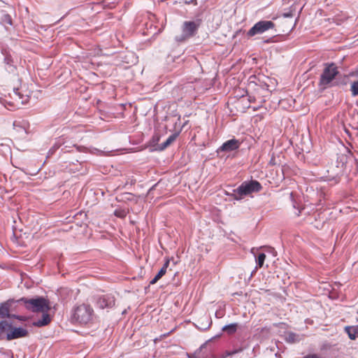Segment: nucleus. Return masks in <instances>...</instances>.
<instances>
[{"mask_svg":"<svg viewBox=\"0 0 358 358\" xmlns=\"http://www.w3.org/2000/svg\"><path fill=\"white\" fill-rule=\"evenodd\" d=\"M16 302L23 303L26 309L33 313L48 312L51 308L49 300L42 296L32 299L22 297Z\"/></svg>","mask_w":358,"mask_h":358,"instance_id":"obj_1","label":"nucleus"},{"mask_svg":"<svg viewBox=\"0 0 358 358\" xmlns=\"http://www.w3.org/2000/svg\"><path fill=\"white\" fill-rule=\"evenodd\" d=\"M262 189V186L257 180H251L249 181H244L238 188L234 189L235 194L238 196H235V199L237 200L241 199L243 196L249 195L252 193L259 192Z\"/></svg>","mask_w":358,"mask_h":358,"instance_id":"obj_2","label":"nucleus"},{"mask_svg":"<svg viewBox=\"0 0 358 358\" xmlns=\"http://www.w3.org/2000/svg\"><path fill=\"white\" fill-rule=\"evenodd\" d=\"M201 24V20L197 19L195 21H185L182 26V33L180 36H176L178 42H183L187 38L194 36Z\"/></svg>","mask_w":358,"mask_h":358,"instance_id":"obj_3","label":"nucleus"},{"mask_svg":"<svg viewBox=\"0 0 358 358\" xmlns=\"http://www.w3.org/2000/svg\"><path fill=\"white\" fill-rule=\"evenodd\" d=\"M93 310L86 304L76 307L72 315V320L80 324H87L92 320Z\"/></svg>","mask_w":358,"mask_h":358,"instance_id":"obj_4","label":"nucleus"},{"mask_svg":"<svg viewBox=\"0 0 358 358\" xmlns=\"http://www.w3.org/2000/svg\"><path fill=\"white\" fill-rule=\"evenodd\" d=\"M338 73L337 66L334 63L327 65L320 76V85L324 89L330 86Z\"/></svg>","mask_w":358,"mask_h":358,"instance_id":"obj_5","label":"nucleus"},{"mask_svg":"<svg viewBox=\"0 0 358 358\" xmlns=\"http://www.w3.org/2000/svg\"><path fill=\"white\" fill-rule=\"evenodd\" d=\"M275 24L272 21L261 20L256 24L248 31V36H253L257 34H261L266 31L273 29Z\"/></svg>","mask_w":358,"mask_h":358,"instance_id":"obj_6","label":"nucleus"},{"mask_svg":"<svg viewBox=\"0 0 358 358\" xmlns=\"http://www.w3.org/2000/svg\"><path fill=\"white\" fill-rule=\"evenodd\" d=\"M115 299L110 294L99 296L96 301V306L100 309L110 308L115 306Z\"/></svg>","mask_w":358,"mask_h":358,"instance_id":"obj_7","label":"nucleus"},{"mask_svg":"<svg viewBox=\"0 0 358 358\" xmlns=\"http://www.w3.org/2000/svg\"><path fill=\"white\" fill-rule=\"evenodd\" d=\"M28 331L22 327H14L11 325L10 329L6 335V339L11 341L20 338L26 337L28 335Z\"/></svg>","mask_w":358,"mask_h":358,"instance_id":"obj_8","label":"nucleus"},{"mask_svg":"<svg viewBox=\"0 0 358 358\" xmlns=\"http://www.w3.org/2000/svg\"><path fill=\"white\" fill-rule=\"evenodd\" d=\"M241 142L235 138L224 142L217 150V152H231L239 148Z\"/></svg>","mask_w":358,"mask_h":358,"instance_id":"obj_9","label":"nucleus"},{"mask_svg":"<svg viewBox=\"0 0 358 358\" xmlns=\"http://www.w3.org/2000/svg\"><path fill=\"white\" fill-rule=\"evenodd\" d=\"M42 317L41 319H38L34 322H33L32 325L36 327H42L49 324L51 322V317L49 315L48 312H41Z\"/></svg>","mask_w":358,"mask_h":358,"instance_id":"obj_10","label":"nucleus"},{"mask_svg":"<svg viewBox=\"0 0 358 358\" xmlns=\"http://www.w3.org/2000/svg\"><path fill=\"white\" fill-rule=\"evenodd\" d=\"M15 302L14 300H8L6 302L2 303L0 306V317H10V308L12 303Z\"/></svg>","mask_w":358,"mask_h":358,"instance_id":"obj_11","label":"nucleus"},{"mask_svg":"<svg viewBox=\"0 0 358 358\" xmlns=\"http://www.w3.org/2000/svg\"><path fill=\"white\" fill-rule=\"evenodd\" d=\"M0 24H2L6 30L8 29V27L13 26V19L10 15L2 10L1 12Z\"/></svg>","mask_w":358,"mask_h":358,"instance_id":"obj_12","label":"nucleus"},{"mask_svg":"<svg viewBox=\"0 0 358 358\" xmlns=\"http://www.w3.org/2000/svg\"><path fill=\"white\" fill-rule=\"evenodd\" d=\"M13 128L17 132H24V134H27L29 128V123L25 120H15L13 122Z\"/></svg>","mask_w":358,"mask_h":358,"instance_id":"obj_13","label":"nucleus"},{"mask_svg":"<svg viewBox=\"0 0 358 358\" xmlns=\"http://www.w3.org/2000/svg\"><path fill=\"white\" fill-rule=\"evenodd\" d=\"M180 132H175L174 134H171L169 138L162 144L159 145V149L161 150H163L166 149L167 147H169L173 141H176L177 137L178 136Z\"/></svg>","mask_w":358,"mask_h":358,"instance_id":"obj_14","label":"nucleus"},{"mask_svg":"<svg viewBox=\"0 0 358 358\" xmlns=\"http://www.w3.org/2000/svg\"><path fill=\"white\" fill-rule=\"evenodd\" d=\"M238 323H231L227 325H225L222 327V330L224 332H226L228 335H233L235 334L238 329Z\"/></svg>","mask_w":358,"mask_h":358,"instance_id":"obj_15","label":"nucleus"},{"mask_svg":"<svg viewBox=\"0 0 358 358\" xmlns=\"http://www.w3.org/2000/svg\"><path fill=\"white\" fill-rule=\"evenodd\" d=\"M345 330L351 340H355L358 337V326L346 327Z\"/></svg>","mask_w":358,"mask_h":358,"instance_id":"obj_16","label":"nucleus"},{"mask_svg":"<svg viewBox=\"0 0 358 358\" xmlns=\"http://www.w3.org/2000/svg\"><path fill=\"white\" fill-rule=\"evenodd\" d=\"M11 324H9L7 321L0 322V333L1 338L9 332Z\"/></svg>","mask_w":358,"mask_h":358,"instance_id":"obj_17","label":"nucleus"},{"mask_svg":"<svg viewBox=\"0 0 358 358\" xmlns=\"http://www.w3.org/2000/svg\"><path fill=\"white\" fill-rule=\"evenodd\" d=\"M286 341L288 343H291L298 342V341H299V335H297L293 332H289V333H287V334L286 336Z\"/></svg>","mask_w":358,"mask_h":358,"instance_id":"obj_18","label":"nucleus"},{"mask_svg":"<svg viewBox=\"0 0 358 358\" xmlns=\"http://www.w3.org/2000/svg\"><path fill=\"white\" fill-rule=\"evenodd\" d=\"M169 266V260L167 259L164 264L162 268L159 270L158 273L155 275L159 280L162 278L166 273L167 268Z\"/></svg>","mask_w":358,"mask_h":358,"instance_id":"obj_19","label":"nucleus"},{"mask_svg":"<svg viewBox=\"0 0 358 358\" xmlns=\"http://www.w3.org/2000/svg\"><path fill=\"white\" fill-rule=\"evenodd\" d=\"M4 62L6 63V64H7L9 66V68H10L9 71H13L15 69V67L14 66L13 59L10 55H6L5 57Z\"/></svg>","mask_w":358,"mask_h":358,"instance_id":"obj_20","label":"nucleus"},{"mask_svg":"<svg viewBox=\"0 0 358 358\" xmlns=\"http://www.w3.org/2000/svg\"><path fill=\"white\" fill-rule=\"evenodd\" d=\"M266 259V255L264 253H259L256 259L257 266L261 268L264 265V262Z\"/></svg>","mask_w":358,"mask_h":358,"instance_id":"obj_21","label":"nucleus"},{"mask_svg":"<svg viewBox=\"0 0 358 358\" xmlns=\"http://www.w3.org/2000/svg\"><path fill=\"white\" fill-rule=\"evenodd\" d=\"M350 91L353 96H358V80L355 81L351 84Z\"/></svg>","mask_w":358,"mask_h":358,"instance_id":"obj_22","label":"nucleus"},{"mask_svg":"<svg viewBox=\"0 0 358 358\" xmlns=\"http://www.w3.org/2000/svg\"><path fill=\"white\" fill-rule=\"evenodd\" d=\"M115 215L118 217L123 218L126 217L127 212L124 210L116 209L114 213Z\"/></svg>","mask_w":358,"mask_h":358,"instance_id":"obj_23","label":"nucleus"},{"mask_svg":"<svg viewBox=\"0 0 358 358\" xmlns=\"http://www.w3.org/2000/svg\"><path fill=\"white\" fill-rule=\"evenodd\" d=\"M242 350H243L242 348H238V349L231 350V351H226L225 355L223 357H231L236 353L241 352Z\"/></svg>","mask_w":358,"mask_h":358,"instance_id":"obj_24","label":"nucleus"},{"mask_svg":"<svg viewBox=\"0 0 358 358\" xmlns=\"http://www.w3.org/2000/svg\"><path fill=\"white\" fill-rule=\"evenodd\" d=\"M16 319H17L20 321H27L28 317H25V316L19 315V316H16Z\"/></svg>","mask_w":358,"mask_h":358,"instance_id":"obj_25","label":"nucleus"},{"mask_svg":"<svg viewBox=\"0 0 358 358\" xmlns=\"http://www.w3.org/2000/svg\"><path fill=\"white\" fill-rule=\"evenodd\" d=\"M159 185V182L158 183H156L155 185H154L150 189H149V192H148V194H151L155 189V188Z\"/></svg>","mask_w":358,"mask_h":358,"instance_id":"obj_26","label":"nucleus"},{"mask_svg":"<svg viewBox=\"0 0 358 358\" xmlns=\"http://www.w3.org/2000/svg\"><path fill=\"white\" fill-rule=\"evenodd\" d=\"M282 15L284 17H292V13L291 12L284 13Z\"/></svg>","mask_w":358,"mask_h":358,"instance_id":"obj_27","label":"nucleus"},{"mask_svg":"<svg viewBox=\"0 0 358 358\" xmlns=\"http://www.w3.org/2000/svg\"><path fill=\"white\" fill-rule=\"evenodd\" d=\"M159 280V279L155 276V278L150 282V285H154L155 284L157 281Z\"/></svg>","mask_w":358,"mask_h":358,"instance_id":"obj_28","label":"nucleus"},{"mask_svg":"<svg viewBox=\"0 0 358 358\" xmlns=\"http://www.w3.org/2000/svg\"><path fill=\"white\" fill-rule=\"evenodd\" d=\"M185 3H187V4H189V3L196 4V0L185 1Z\"/></svg>","mask_w":358,"mask_h":358,"instance_id":"obj_29","label":"nucleus"},{"mask_svg":"<svg viewBox=\"0 0 358 358\" xmlns=\"http://www.w3.org/2000/svg\"><path fill=\"white\" fill-rule=\"evenodd\" d=\"M59 145H57V144H55V145H54V146L50 149V151H55V150H56L57 149H58V148H59Z\"/></svg>","mask_w":358,"mask_h":358,"instance_id":"obj_30","label":"nucleus"},{"mask_svg":"<svg viewBox=\"0 0 358 358\" xmlns=\"http://www.w3.org/2000/svg\"><path fill=\"white\" fill-rule=\"evenodd\" d=\"M339 176V173H336L334 176H333V179H334L336 181H337V178Z\"/></svg>","mask_w":358,"mask_h":358,"instance_id":"obj_31","label":"nucleus"},{"mask_svg":"<svg viewBox=\"0 0 358 358\" xmlns=\"http://www.w3.org/2000/svg\"><path fill=\"white\" fill-rule=\"evenodd\" d=\"M206 343L203 344L200 348H199V350L201 351L205 347H206Z\"/></svg>","mask_w":358,"mask_h":358,"instance_id":"obj_32","label":"nucleus"},{"mask_svg":"<svg viewBox=\"0 0 358 358\" xmlns=\"http://www.w3.org/2000/svg\"><path fill=\"white\" fill-rule=\"evenodd\" d=\"M16 316H17L16 315H10V317L15 318L16 319Z\"/></svg>","mask_w":358,"mask_h":358,"instance_id":"obj_33","label":"nucleus"},{"mask_svg":"<svg viewBox=\"0 0 358 358\" xmlns=\"http://www.w3.org/2000/svg\"><path fill=\"white\" fill-rule=\"evenodd\" d=\"M210 324H212V322H210V324H209V325H208V328L210 326Z\"/></svg>","mask_w":358,"mask_h":358,"instance_id":"obj_34","label":"nucleus"},{"mask_svg":"<svg viewBox=\"0 0 358 358\" xmlns=\"http://www.w3.org/2000/svg\"><path fill=\"white\" fill-rule=\"evenodd\" d=\"M270 41H271V40H267L266 42L269 43Z\"/></svg>","mask_w":358,"mask_h":358,"instance_id":"obj_35","label":"nucleus"},{"mask_svg":"<svg viewBox=\"0 0 358 358\" xmlns=\"http://www.w3.org/2000/svg\"><path fill=\"white\" fill-rule=\"evenodd\" d=\"M357 76H358V72H357Z\"/></svg>","mask_w":358,"mask_h":358,"instance_id":"obj_36","label":"nucleus"}]
</instances>
